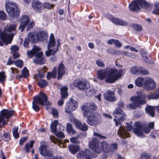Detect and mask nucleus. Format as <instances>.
Returning a JSON list of instances; mask_svg holds the SVG:
<instances>
[{"label":"nucleus","instance_id":"obj_1","mask_svg":"<svg viewBox=\"0 0 159 159\" xmlns=\"http://www.w3.org/2000/svg\"><path fill=\"white\" fill-rule=\"evenodd\" d=\"M123 71L122 69L118 70L115 67L101 69L97 71V77L100 80H105L106 83L112 84L121 78Z\"/></svg>","mask_w":159,"mask_h":159},{"label":"nucleus","instance_id":"obj_2","mask_svg":"<svg viewBox=\"0 0 159 159\" xmlns=\"http://www.w3.org/2000/svg\"><path fill=\"white\" fill-rule=\"evenodd\" d=\"M17 25L15 24L10 25L8 28H5L3 32L0 30V38L6 45L11 43L14 36L13 33L9 34L12 31H15Z\"/></svg>","mask_w":159,"mask_h":159},{"label":"nucleus","instance_id":"obj_3","mask_svg":"<svg viewBox=\"0 0 159 159\" xmlns=\"http://www.w3.org/2000/svg\"><path fill=\"white\" fill-rule=\"evenodd\" d=\"M115 116L116 118H119L117 119H114V121L115 122L116 126H118L119 124L120 126L117 131L118 134L120 137H123V136L126 134V131L124 127L122 125L121 122L124 120L125 117V114L124 112L122 110L119 108H117L115 110Z\"/></svg>","mask_w":159,"mask_h":159},{"label":"nucleus","instance_id":"obj_4","mask_svg":"<svg viewBox=\"0 0 159 159\" xmlns=\"http://www.w3.org/2000/svg\"><path fill=\"white\" fill-rule=\"evenodd\" d=\"M153 4H151L146 0H133L129 3V10L133 12L139 11L140 8H144L145 9L151 8Z\"/></svg>","mask_w":159,"mask_h":159},{"label":"nucleus","instance_id":"obj_5","mask_svg":"<svg viewBox=\"0 0 159 159\" xmlns=\"http://www.w3.org/2000/svg\"><path fill=\"white\" fill-rule=\"evenodd\" d=\"M48 100V98L46 94L41 92L39 95L34 97L32 103V109L35 111L38 112L41 109L39 105L44 106Z\"/></svg>","mask_w":159,"mask_h":159},{"label":"nucleus","instance_id":"obj_6","mask_svg":"<svg viewBox=\"0 0 159 159\" xmlns=\"http://www.w3.org/2000/svg\"><path fill=\"white\" fill-rule=\"evenodd\" d=\"M6 11L10 19L14 20L18 18L20 16V10L15 3L8 2L5 4Z\"/></svg>","mask_w":159,"mask_h":159},{"label":"nucleus","instance_id":"obj_7","mask_svg":"<svg viewBox=\"0 0 159 159\" xmlns=\"http://www.w3.org/2000/svg\"><path fill=\"white\" fill-rule=\"evenodd\" d=\"M151 129L148 126H146V124L143 122L137 121L134 124L133 131L137 136L144 137L145 135L143 132L145 134L149 133Z\"/></svg>","mask_w":159,"mask_h":159},{"label":"nucleus","instance_id":"obj_8","mask_svg":"<svg viewBox=\"0 0 159 159\" xmlns=\"http://www.w3.org/2000/svg\"><path fill=\"white\" fill-rule=\"evenodd\" d=\"M145 98V95L142 94L131 97L130 100L132 103L129 104V107L133 109H135L140 105L145 104L146 103Z\"/></svg>","mask_w":159,"mask_h":159},{"label":"nucleus","instance_id":"obj_9","mask_svg":"<svg viewBox=\"0 0 159 159\" xmlns=\"http://www.w3.org/2000/svg\"><path fill=\"white\" fill-rule=\"evenodd\" d=\"M20 21V25L19 27V29L20 30L21 32L23 31L27 26L26 30L30 31L34 25V21H32L29 23L30 22V20L29 17L27 15H24L22 16Z\"/></svg>","mask_w":159,"mask_h":159},{"label":"nucleus","instance_id":"obj_10","mask_svg":"<svg viewBox=\"0 0 159 159\" xmlns=\"http://www.w3.org/2000/svg\"><path fill=\"white\" fill-rule=\"evenodd\" d=\"M97 108V105L94 102L85 103L81 107L82 110L84 111L83 115L84 117L87 116L90 113H93L91 111L95 110Z\"/></svg>","mask_w":159,"mask_h":159},{"label":"nucleus","instance_id":"obj_11","mask_svg":"<svg viewBox=\"0 0 159 159\" xmlns=\"http://www.w3.org/2000/svg\"><path fill=\"white\" fill-rule=\"evenodd\" d=\"M77 102L75 100L71 99L68 101L65 107V112L68 115L75 110L78 107Z\"/></svg>","mask_w":159,"mask_h":159},{"label":"nucleus","instance_id":"obj_12","mask_svg":"<svg viewBox=\"0 0 159 159\" xmlns=\"http://www.w3.org/2000/svg\"><path fill=\"white\" fill-rule=\"evenodd\" d=\"M85 117H87L86 122L90 125L93 126L99 124L98 117L94 113H90L87 115V116Z\"/></svg>","mask_w":159,"mask_h":159},{"label":"nucleus","instance_id":"obj_13","mask_svg":"<svg viewBox=\"0 0 159 159\" xmlns=\"http://www.w3.org/2000/svg\"><path fill=\"white\" fill-rule=\"evenodd\" d=\"M57 67V79L58 80H61L63 75L67 73L68 71L63 61L60 63Z\"/></svg>","mask_w":159,"mask_h":159},{"label":"nucleus","instance_id":"obj_14","mask_svg":"<svg viewBox=\"0 0 159 159\" xmlns=\"http://www.w3.org/2000/svg\"><path fill=\"white\" fill-rule=\"evenodd\" d=\"M130 72L135 75H146L148 74V70L142 67L135 66L132 67L130 68Z\"/></svg>","mask_w":159,"mask_h":159},{"label":"nucleus","instance_id":"obj_15","mask_svg":"<svg viewBox=\"0 0 159 159\" xmlns=\"http://www.w3.org/2000/svg\"><path fill=\"white\" fill-rule=\"evenodd\" d=\"M143 86L145 89L150 91L155 88L156 86V84L153 79L149 78L144 80L143 83Z\"/></svg>","mask_w":159,"mask_h":159},{"label":"nucleus","instance_id":"obj_16","mask_svg":"<svg viewBox=\"0 0 159 159\" xmlns=\"http://www.w3.org/2000/svg\"><path fill=\"white\" fill-rule=\"evenodd\" d=\"M76 157L80 159H92V153L89 150L85 149L78 153Z\"/></svg>","mask_w":159,"mask_h":159},{"label":"nucleus","instance_id":"obj_17","mask_svg":"<svg viewBox=\"0 0 159 159\" xmlns=\"http://www.w3.org/2000/svg\"><path fill=\"white\" fill-rule=\"evenodd\" d=\"M89 147L90 149L97 153H99L101 151L99 141L95 138H93L90 142Z\"/></svg>","mask_w":159,"mask_h":159},{"label":"nucleus","instance_id":"obj_18","mask_svg":"<svg viewBox=\"0 0 159 159\" xmlns=\"http://www.w3.org/2000/svg\"><path fill=\"white\" fill-rule=\"evenodd\" d=\"M103 96L105 99L109 102H115L116 101L114 91L108 90L104 93Z\"/></svg>","mask_w":159,"mask_h":159},{"label":"nucleus","instance_id":"obj_19","mask_svg":"<svg viewBox=\"0 0 159 159\" xmlns=\"http://www.w3.org/2000/svg\"><path fill=\"white\" fill-rule=\"evenodd\" d=\"M73 83L74 86L80 90H84L88 88L86 82L82 80L76 79L73 81Z\"/></svg>","mask_w":159,"mask_h":159},{"label":"nucleus","instance_id":"obj_20","mask_svg":"<svg viewBox=\"0 0 159 159\" xmlns=\"http://www.w3.org/2000/svg\"><path fill=\"white\" fill-rule=\"evenodd\" d=\"M107 18L109 20L116 25L124 26L125 25L126 26L127 25V23L123 20L115 17L111 15H109Z\"/></svg>","mask_w":159,"mask_h":159},{"label":"nucleus","instance_id":"obj_21","mask_svg":"<svg viewBox=\"0 0 159 159\" xmlns=\"http://www.w3.org/2000/svg\"><path fill=\"white\" fill-rule=\"evenodd\" d=\"M31 5L34 10L38 13L40 12L43 7V3L38 0H34Z\"/></svg>","mask_w":159,"mask_h":159},{"label":"nucleus","instance_id":"obj_22","mask_svg":"<svg viewBox=\"0 0 159 159\" xmlns=\"http://www.w3.org/2000/svg\"><path fill=\"white\" fill-rule=\"evenodd\" d=\"M46 146L44 145H42L39 147V153L43 156L52 157L53 154L52 152L46 148Z\"/></svg>","mask_w":159,"mask_h":159},{"label":"nucleus","instance_id":"obj_23","mask_svg":"<svg viewBox=\"0 0 159 159\" xmlns=\"http://www.w3.org/2000/svg\"><path fill=\"white\" fill-rule=\"evenodd\" d=\"M74 123L76 127L82 131H86L88 129V126L86 123H84L83 124L79 120L74 119Z\"/></svg>","mask_w":159,"mask_h":159},{"label":"nucleus","instance_id":"obj_24","mask_svg":"<svg viewBox=\"0 0 159 159\" xmlns=\"http://www.w3.org/2000/svg\"><path fill=\"white\" fill-rule=\"evenodd\" d=\"M101 149L105 153L112 152L113 151L112 148L110 147V145L105 141H103L101 142Z\"/></svg>","mask_w":159,"mask_h":159},{"label":"nucleus","instance_id":"obj_25","mask_svg":"<svg viewBox=\"0 0 159 159\" xmlns=\"http://www.w3.org/2000/svg\"><path fill=\"white\" fill-rule=\"evenodd\" d=\"M15 112V111L13 110L3 109L1 111L0 114L4 115L5 118L7 120L13 116Z\"/></svg>","mask_w":159,"mask_h":159},{"label":"nucleus","instance_id":"obj_26","mask_svg":"<svg viewBox=\"0 0 159 159\" xmlns=\"http://www.w3.org/2000/svg\"><path fill=\"white\" fill-rule=\"evenodd\" d=\"M68 149L70 152L74 155L80 151V148L77 145L70 144L68 146Z\"/></svg>","mask_w":159,"mask_h":159},{"label":"nucleus","instance_id":"obj_27","mask_svg":"<svg viewBox=\"0 0 159 159\" xmlns=\"http://www.w3.org/2000/svg\"><path fill=\"white\" fill-rule=\"evenodd\" d=\"M57 67L55 66L52 71L48 72L46 76V77L48 80H50L51 79H55L57 76Z\"/></svg>","mask_w":159,"mask_h":159},{"label":"nucleus","instance_id":"obj_28","mask_svg":"<svg viewBox=\"0 0 159 159\" xmlns=\"http://www.w3.org/2000/svg\"><path fill=\"white\" fill-rule=\"evenodd\" d=\"M48 35V34L44 31H40L37 35V39L39 41H43L47 39Z\"/></svg>","mask_w":159,"mask_h":159},{"label":"nucleus","instance_id":"obj_29","mask_svg":"<svg viewBox=\"0 0 159 159\" xmlns=\"http://www.w3.org/2000/svg\"><path fill=\"white\" fill-rule=\"evenodd\" d=\"M56 45V40L54 34L51 33L49 38V41L48 44V48H52L55 47Z\"/></svg>","mask_w":159,"mask_h":159},{"label":"nucleus","instance_id":"obj_30","mask_svg":"<svg viewBox=\"0 0 159 159\" xmlns=\"http://www.w3.org/2000/svg\"><path fill=\"white\" fill-rule=\"evenodd\" d=\"M27 39L32 43H35L37 42L36 33L34 32H30L28 34Z\"/></svg>","mask_w":159,"mask_h":159},{"label":"nucleus","instance_id":"obj_31","mask_svg":"<svg viewBox=\"0 0 159 159\" xmlns=\"http://www.w3.org/2000/svg\"><path fill=\"white\" fill-rule=\"evenodd\" d=\"M34 143V140H32L25 144L24 147V149L26 152L29 153L30 152V149L33 147Z\"/></svg>","mask_w":159,"mask_h":159},{"label":"nucleus","instance_id":"obj_32","mask_svg":"<svg viewBox=\"0 0 159 159\" xmlns=\"http://www.w3.org/2000/svg\"><path fill=\"white\" fill-rule=\"evenodd\" d=\"M40 50L39 48L35 46L31 50L28 51L27 52V54L29 57H32L35 56L37 51H39Z\"/></svg>","mask_w":159,"mask_h":159},{"label":"nucleus","instance_id":"obj_33","mask_svg":"<svg viewBox=\"0 0 159 159\" xmlns=\"http://www.w3.org/2000/svg\"><path fill=\"white\" fill-rule=\"evenodd\" d=\"M68 89L66 87H63L61 89V94L62 99H65L68 96Z\"/></svg>","mask_w":159,"mask_h":159},{"label":"nucleus","instance_id":"obj_34","mask_svg":"<svg viewBox=\"0 0 159 159\" xmlns=\"http://www.w3.org/2000/svg\"><path fill=\"white\" fill-rule=\"evenodd\" d=\"M58 124V121L57 120H54L51 124L50 129L51 131L55 133L57 131V126Z\"/></svg>","mask_w":159,"mask_h":159},{"label":"nucleus","instance_id":"obj_35","mask_svg":"<svg viewBox=\"0 0 159 159\" xmlns=\"http://www.w3.org/2000/svg\"><path fill=\"white\" fill-rule=\"evenodd\" d=\"M146 111L151 116L154 117L155 116L154 109L153 107L150 106L147 107L146 108Z\"/></svg>","mask_w":159,"mask_h":159},{"label":"nucleus","instance_id":"obj_36","mask_svg":"<svg viewBox=\"0 0 159 159\" xmlns=\"http://www.w3.org/2000/svg\"><path fill=\"white\" fill-rule=\"evenodd\" d=\"M66 130L70 134H73L76 133V131L73 129L71 124L69 123H67L66 125Z\"/></svg>","mask_w":159,"mask_h":159},{"label":"nucleus","instance_id":"obj_37","mask_svg":"<svg viewBox=\"0 0 159 159\" xmlns=\"http://www.w3.org/2000/svg\"><path fill=\"white\" fill-rule=\"evenodd\" d=\"M48 83L45 80L40 79L38 82L37 85L41 88H43L47 86Z\"/></svg>","mask_w":159,"mask_h":159},{"label":"nucleus","instance_id":"obj_38","mask_svg":"<svg viewBox=\"0 0 159 159\" xmlns=\"http://www.w3.org/2000/svg\"><path fill=\"white\" fill-rule=\"evenodd\" d=\"M144 78L142 77L138 78L135 81V84L136 86L139 87H141L143 86V83Z\"/></svg>","mask_w":159,"mask_h":159},{"label":"nucleus","instance_id":"obj_39","mask_svg":"<svg viewBox=\"0 0 159 159\" xmlns=\"http://www.w3.org/2000/svg\"><path fill=\"white\" fill-rule=\"evenodd\" d=\"M48 68L45 66L39 71L38 75L40 78H43L45 76V74L47 71Z\"/></svg>","mask_w":159,"mask_h":159},{"label":"nucleus","instance_id":"obj_40","mask_svg":"<svg viewBox=\"0 0 159 159\" xmlns=\"http://www.w3.org/2000/svg\"><path fill=\"white\" fill-rule=\"evenodd\" d=\"M18 127L16 126L13 128L12 133L13 136L16 139H18L20 136L19 134L18 133Z\"/></svg>","mask_w":159,"mask_h":159},{"label":"nucleus","instance_id":"obj_41","mask_svg":"<svg viewBox=\"0 0 159 159\" xmlns=\"http://www.w3.org/2000/svg\"><path fill=\"white\" fill-rule=\"evenodd\" d=\"M154 9L152 13L156 15H159V2H157L154 3Z\"/></svg>","mask_w":159,"mask_h":159},{"label":"nucleus","instance_id":"obj_42","mask_svg":"<svg viewBox=\"0 0 159 159\" xmlns=\"http://www.w3.org/2000/svg\"><path fill=\"white\" fill-rule=\"evenodd\" d=\"M34 62L35 64H43L44 63V57H42L36 58L34 60Z\"/></svg>","mask_w":159,"mask_h":159},{"label":"nucleus","instance_id":"obj_43","mask_svg":"<svg viewBox=\"0 0 159 159\" xmlns=\"http://www.w3.org/2000/svg\"><path fill=\"white\" fill-rule=\"evenodd\" d=\"M158 96L156 95V91L153 93L151 92L150 94L147 95V98L148 100H150L151 99H158Z\"/></svg>","mask_w":159,"mask_h":159},{"label":"nucleus","instance_id":"obj_44","mask_svg":"<svg viewBox=\"0 0 159 159\" xmlns=\"http://www.w3.org/2000/svg\"><path fill=\"white\" fill-rule=\"evenodd\" d=\"M54 49L48 48V50L45 51V55L47 57H49L51 55H53L56 53H54Z\"/></svg>","mask_w":159,"mask_h":159},{"label":"nucleus","instance_id":"obj_45","mask_svg":"<svg viewBox=\"0 0 159 159\" xmlns=\"http://www.w3.org/2000/svg\"><path fill=\"white\" fill-rule=\"evenodd\" d=\"M7 18V15L2 10L0 11V20L4 21L6 20Z\"/></svg>","mask_w":159,"mask_h":159},{"label":"nucleus","instance_id":"obj_46","mask_svg":"<svg viewBox=\"0 0 159 159\" xmlns=\"http://www.w3.org/2000/svg\"><path fill=\"white\" fill-rule=\"evenodd\" d=\"M22 74L24 78H27L29 76V71L26 67H24L22 71Z\"/></svg>","mask_w":159,"mask_h":159},{"label":"nucleus","instance_id":"obj_47","mask_svg":"<svg viewBox=\"0 0 159 159\" xmlns=\"http://www.w3.org/2000/svg\"><path fill=\"white\" fill-rule=\"evenodd\" d=\"M15 64L17 67L21 68L23 66V62L21 60L18 59L15 61Z\"/></svg>","mask_w":159,"mask_h":159},{"label":"nucleus","instance_id":"obj_48","mask_svg":"<svg viewBox=\"0 0 159 159\" xmlns=\"http://www.w3.org/2000/svg\"><path fill=\"white\" fill-rule=\"evenodd\" d=\"M44 8L50 9L54 8L55 5L53 4H50L49 2H45L43 4Z\"/></svg>","mask_w":159,"mask_h":159},{"label":"nucleus","instance_id":"obj_49","mask_svg":"<svg viewBox=\"0 0 159 159\" xmlns=\"http://www.w3.org/2000/svg\"><path fill=\"white\" fill-rule=\"evenodd\" d=\"M6 76L4 71L0 72V82H4L5 81Z\"/></svg>","mask_w":159,"mask_h":159},{"label":"nucleus","instance_id":"obj_50","mask_svg":"<svg viewBox=\"0 0 159 159\" xmlns=\"http://www.w3.org/2000/svg\"><path fill=\"white\" fill-rule=\"evenodd\" d=\"M132 27L136 30L141 31L142 29V26L140 25L137 24H134L132 25Z\"/></svg>","mask_w":159,"mask_h":159},{"label":"nucleus","instance_id":"obj_51","mask_svg":"<svg viewBox=\"0 0 159 159\" xmlns=\"http://www.w3.org/2000/svg\"><path fill=\"white\" fill-rule=\"evenodd\" d=\"M107 52L112 55H116L118 53V51L115 49L109 48L107 50Z\"/></svg>","mask_w":159,"mask_h":159},{"label":"nucleus","instance_id":"obj_52","mask_svg":"<svg viewBox=\"0 0 159 159\" xmlns=\"http://www.w3.org/2000/svg\"><path fill=\"white\" fill-rule=\"evenodd\" d=\"M95 63L98 66L100 67H104L105 64L101 59H99L95 61Z\"/></svg>","mask_w":159,"mask_h":159},{"label":"nucleus","instance_id":"obj_53","mask_svg":"<svg viewBox=\"0 0 159 159\" xmlns=\"http://www.w3.org/2000/svg\"><path fill=\"white\" fill-rule=\"evenodd\" d=\"M57 44L55 49H54V53H57L59 50V47H61V44L60 43V41L59 39H57Z\"/></svg>","mask_w":159,"mask_h":159},{"label":"nucleus","instance_id":"obj_54","mask_svg":"<svg viewBox=\"0 0 159 159\" xmlns=\"http://www.w3.org/2000/svg\"><path fill=\"white\" fill-rule=\"evenodd\" d=\"M150 156L145 153H142L140 156L141 159H150Z\"/></svg>","mask_w":159,"mask_h":159},{"label":"nucleus","instance_id":"obj_55","mask_svg":"<svg viewBox=\"0 0 159 159\" xmlns=\"http://www.w3.org/2000/svg\"><path fill=\"white\" fill-rule=\"evenodd\" d=\"M55 135L58 138L60 139H63L65 137V135L62 132H59L55 134Z\"/></svg>","mask_w":159,"mask_h":159},{"label":"nucleus","instance_id":"obj_56","mask_svg":"<svg viewBox=\"0 0 159 159\" xmlns=\"http://www.w3.org/2000/svg\"><path fill=\"white\" fill-rule=\"evenodd\" d=\"M28 138V137H26L20 138L19 140V145H22L24 143L27 141Z\"/></svg>","mask_w":159,"mask_h":159},{"label":"nucleus","instance_id":"obj_57","mask_svg":"<svg viewBox=\"0 0 159 159\" xmlns=\"http://www.w3.org/2000/svg\"><path fill=\"white\" fill-rule=\"evenodd\" d=\"M94 135L100 139H106V137L105 136H102L101 134L96 132L94 133Z\"/></svg>","mask_w":159,"mask_h":159},{"label":"nucleus","instance_id":"obj_58","mask_svg":"<svg viewBox=\"0 0 159 159\" xmlns=\"http://www.w3.org/2000/svg\"><path fill=\"white\" fill-rule=\"evenodd\" d=\"M43 55V53L42 52L39 51H37L35 54L36 58L42 57Z\"/></svg>","mask_w":159,"mask_h":159},{"label":"nucleus","instance_id":"obj_59","mask_svg":"<svg viewBox=\"0 0 159 159\" xmlns=\"http://www.w3.org/2000/svg\"><path fill=\"white\" fill-rule=\"evenodd\" d=\"M114 44L115 46L118 48H120L121 46V44L120 42L117 39H115Z\"/></svg>","mask_w":159,"mask_h":159},{"label":"nucleus","instance_id":"obj_60","mask_svg":"<svg viewBox=\"0 0 159 159\" xmlns=\"http://www.w3.org/2000/svg\"><path fill=\"white\" fill-rule=\"evenodd\" d=\"M29 41H30L29 40L25 38L24 40L23 45L25 48H28L29 47Z\"/></svg>","mask_w":159,"mask_h":159},{"label":"nucleus","instance_id":"obj_61","mask_svg":"<svg viewBox=\"0 0 159 159\" xmlns=\"http://www.w3.org/2000/svg\"><path fill=\"white\" fill-rule=\"evenodd\" d=\"M110 147L112 148L113 151L112 152H113L114 150H116L117 148V144L116 143H112L110 145Z\"/></svg>","mask_w":159,"mask_h":159},{"label":"nucleus","instance_id":"obj_62","mask_svg":"<svg viewBox=\"0 0 159 159\" xmlns=\"http://www.w3.org/2000/svg\"><path fill=\"white\" fill-rule=\"evenodd\" d=\"M127 54V57H131L134 59L137 56L136 54H134L132 53H129Z\"/></svg>","mask_w":159,"mask_h":159},{"label":"nucleus","instance_id":"obj_63","mask_svg":"<svg viewBox=\"0 0 159 159\" xmlns=\"http://www.w3.org/2000/svg\"><path fill=\"white\" fill-rule=\"evenodd\" d=\"M126 124H127L126 128L129 131H131L134 128V127L133 128L132 126L130 125L128 123L126 122Z\"/></svg>","mask_w":159,"mask_h":159},{"label":"nucleus","instance_id":"obj_64","mask_svg":"<svg viewBox=\"0 0 159 159\" xmlns=\"http://www.w3.org/2000/svg\"><path fill=\"white\" fill-rule=\"evenodd\" d=\"M15 63V61H12L11 60V58L10 57L7 62V65H11L12 64Z\"/></svg>","mask_w":159,"mask_h":159}]
</instances>
